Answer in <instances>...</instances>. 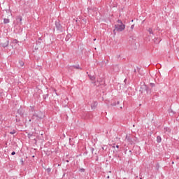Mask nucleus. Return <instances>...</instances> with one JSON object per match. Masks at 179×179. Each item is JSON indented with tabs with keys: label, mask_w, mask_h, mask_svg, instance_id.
I'll return each mask as SVG.
<instances>
[{
	"label": "nucleus",
	"mask_w": 179,
	"mask_h": 179,
	"mask_svg": "<svg viewBox=\"0 0 179 179\" xmlns=\"http://www.w3.org/2000/svg\"><path fill=\"white\" fill-rule=\"evenodd\" d=\"M123 30H125V24H118L115 25L113 31L115 33V31H123Z\"/></svg>",
	"instance_id": "1"
},
{
	"label": "nucleus",
	"mask_w": 179,
	"mask_h": 179,
	"mask_svg": "<svg viewBox=\"0 0 179 179\" xmlns=\"http://www.w3.org/2000/svg\"><path fill=\"white\" fill-rule=\"evenodd\" d=\"M45 117V115L42 111H38L37 113H35L33 114V118H38L39 120H43Z\"/></svg>",
	"instance_id": "2"
},
{
	"label": "nucleus",
	"mask_w": 179,
	"mask_h": 179,
	"mask_svg": "<svg viewBox=\"0 0 179 179\" xmlns=\"http://www.w3.org/2000/svg\"><path fill=\"white\" fill-rule=\"evenodd\" d=\"M55 27L59 33H62V31H64V27L61 25V22L59 20L55 21Z\"/></svg>",
	"instance_id": "3"
},
{
	"label": "nucleus",
	"mask_w": 179,
	"mask_h": 179,
	"mask_svg": "<svg viewBox=\"0 0 179 179\" xmlns=\"http://www.w3.org/2000/svg\"><path fill=\"white\" fill-rule=\"evenodd\" d=\"M124 142L128 143V145H132V143H134V141H132V136H131V134L126 135Z\"/></svg>",
	"instance_id": "4"
},
{
	"label": "nucleus",
	"mask_w": 179,
	"mask_h": 179,
	"mask_svg": "<svg viewBox=\"0 0 179 179\" xmlns=\"http://www.w3.org/2000/svg\"><path fill=\"white\" fill-rule=\"evenodd\" d=\"M90 80H92V83H93L94 85V86H97V83H99V82H100L99 80H97L96 81V77L94 76H90L88 75Z\"/></svg>",
	"instance_id": "5"
},
{
	"label": "nucleus",
	"mask_w": 179,
	"mask_h": 179,
	"mask_svg": "<svg viewBox=\"0 0 179 179\" xmlns=\"http://www.w3.org/2000/svg\"><path fill=\"white\" fill-rule=\"evenodd\" d=\"M16 20H17V24H22V20H23V18L22 17V15H18L16 17Z\"/></svg>",
	"instance_id": "6"
},
{
	"label": "nucleus",
	"mask_w": 179,
	"mask_h": 179,
	"mask_svg": "<svg viewBox=\"0 0 179 179\" xmlns=\"http://www.w3.org/2000/svg\"><path fill=\"white\" fill-rule=\"evenodd\" d=\"M1 47H3V48H6V47H8V45H9V41L6 40L4 41V43H1Z\"/></svg>",
	"instance_id": "7"
},
{
	"label": "nucleus",
	"mask_w": 179,
	"mask_h": 179,
	"mask_svg": "<svg viewBox=\"0 0 179 179\" xmlns=\"http://www.w3.org/2000/svg\"><path fill=\"white\" fill-rule=\"evenodd\" d=\"M98 104H99V103H98L96 101H94V102L92 103V105H91L92 109V110H94V109L96 108V107H97Z\"/></svg>",
	"instance_id": "8"
},
{
	"label": "nucleus",
	"mask_w": 179,
	"mask_h": 179,
	"mask_svg": "<svg viewBox=\"0 0 179 179\" xmlns=\"http://www.w3.org/2000/svg\"><path fill=\"white\" fill-rule=\"evenodd\" d=\"M148 86H146V85H143L141 87V92H144V91H145V92H148Z\"/></svg>",
	"instance_id": "9"
},
{
	"label": "nucleus",
	"mask_w": 179,
	"mask_h": 179,
	"mask_svg": "<svg viewBox=\"0 0 179 179\" xmlns=\"http://www.w3.org/2000/svg\"><path fill=\"white\" fill-rule=\"evenodd\" d=\"M153 41L155 44H159V43L162 41V39H160V38H155L153 39Z\"/></svg>",
	"instance_id": "10"
},
{
	"label": "nucleus",
	"mask_w": 179,
	"mask_h": 179,
	"mask_svg": "<svg viewBox=\"0 0 179 179\" xmlns=\"http://www.w3.org/2000/svg\"><path fill=\"white\" fill-rule=\"evenodd\" d=\"M164 134H170V132H171V129L169 127H164Z\"/></svg>",
	"instance_id": "11"
},
{
	"label": "nucleus",
	"mask_w": 179,
	"mask_h": 179,
	"mask_svg": "<svg viewBox=\"0 0 179 179\" xmlns=\"http://www.w3.org/2000/svg\"><path fill=\"white\" fill-rule=\"evenodd\" d=\"M31 120H32V121H34V122H36V124H38V122H39L41 119H38V117L33 118V115H32Z\"/></svg>",
	"instance_id": "12"
},
{
	"label": "nucleus",
	"mask_w": 179,
	"mask_h": 179,
	"mask_svg": "<svg viewBox=\"0 0 179 179\" xmlns=\"http://www.w3.org/2000/svg\"><path fill=\"white\" fill-rule=\"evenodd\" d=\"M157 143H160V142H162V137L160 136H157Z\"/></svg>",
	"instance_id": "13"
},
{
	"label": "nucleus",
	"mask_w": 179,
	"mask_h": 179,
	"mask_svg": "<svg viewBox=\"0 0 179 179\" xmlns=\"http://www.w3.org/2000/svg\"><path fill=\"white\" fill-rule=\"evenodd\" d=\"M148 31L150 34H152V36H154L155 34H153V29L152 28H149L148 29Z\"/></svg>",
	"instance_id": "14"
},
{
	"label": "nucleus",
	"mask_w": 179,
	"mask_h": 179,
	"mask_svg": "<svg viewBox=\"0 0 179 179\" xmlns=\"http://www.w3.org/2000/svg\"><path fill=\"white\" fill-rule=\"evenodd\" d=\"M9 19H8V18H4L3 19V23L5 24H7V23H9Z\"/></svg>",
	"instance_id": "15"
},
{
	"label": "nucleus",
	"mask_w": 179,
	"mask_h": 179,
	"mask_svg": "<svg viewBox=\"0 0 179 179\" xmlns=\"http://www.w3.org/2000/svg\"><path fill=\"white\" fill-rule=\"evenodd\" d=\"M19 64H20V66H24V62L22 60H20L19 61Z\"/></svg>",
	"instance_id": "16"
},
{
	"label": "nucleus",
	"mask_w": 179,
	"mask_h": 179,
	"mask_svg": "<svg viewBox=\"0 0 179 179\" xmlns=\"http://www.w3.org/2000/svg\"><path fill=\"white\" fill-rule=\"evenodd\" d=\"M71 68H75V69H81L82 70V68H80V66L79 65L73 66H71Z\"/></svg>",
	"instance_id": "17"
},
{
	"label": "nucleus",
	"mask_w": 179,
	"mask_h": 179,
	"mask_svg": "<svg viewBox=\"0 0 179 179\" xmlns=\"http://www.w3.org/2000/svg\"><path fill=\"white\" fill-rule=\"evenodd\" d=\"M10 135H15L16 134V130H13L12 131H10Z\"/></svg>",
	"instance_id": "18"
},
{
	"label": "nucleus",
	"mask_w": 179,
	"mask_h": 179,
	"mask_svg": "<svg viewBox=\"0 0 179 179\" xmlns=\"http://www.w3.org/2000/svg\"><path fill=\"white\" fill-rule=\"evenodd\" d=\"M13 43H14L15 44H17L19 43V41L17 39H14L13 41Z\"/></svg>",
	"instance_id": "19"
},
{
	"label": "nucleus",
	"mask_w": 179,
	"mask_h": 179,
	"mask_svg": "<svg viewBox=\"0 0 179 179\" xmlns=\"http://www.w3.org/2000/svg\"><path fill=\"white\" fill-rule=\"evenodd\" d=\"M46 171H47V173H51V169H50V168H48V169H46Z\"/></svg>",
	"instance_id": "20"
},
{
	"label": "nucleus",
	"mask_w": 179,
	"mask_h": 179,
	"mask_svg": "<svg viewBox=\"0 0 179 179\" xmlns=\"http://www.w3.org/2000/svg\"><path fill=\"white\" fill-rule=\"evenodd\" d=\"M117 23H119L118 24H122V21H121V20H118Z\"/></svg>",
	"instance_id": "21"
},
{
	"label": "nucleus",
	"mask_w": 179,
	"mask_h": 179,
	"mask_svg": "<svg viewBox=\"0 0 179 179\" xmlns=\"http://www.w3.org/2000/svg\"><path fill=\"white\" fill-rule=\"evenodd\" d=\"M157 169L159 170L160 169V165L159 164H156Z\"/></svg>",
	"instance_id": "22"
},
{
	"label": "nucleus",
	"mask_w": 179,
	"mask_h": 179,
	"mask_svg": "<svg viewBox=\"0 0 179 179\" xmlns=\"http://www.w3.org/2000/svg\"><path fill=\"white\" fill-rule=\"evenodd\" d=\"M80 171L81 173H85V169H83V168L80 169Z\"/></svg>",
	"instance_id": "23"
},
{
	"label": "nucleus",
	"mask_w": 179,
	"mask_h": 179,
	"mask_svg": "<svg viewBox=\"0 0 179 179\" xmlns=\"http://www.w3.org/2000/svg\"><path fill=\"white\" fill-rule=\"evenodd\" d=\"M150 85L151 87H155V83H150Z\"/></svg>",
	"instance_id": "24"
},
{
	"label": "nucleus",
	"mask_w": 179,
	"mask_h": 179,
	"mask_svg": "<svg viewBox=\"0 0 179 179\" xmlns=\"http://www.w3.org/2000/svg\"><path fill=\"white\" fill-rule=\"evenodd\" d=\"M12 156H15V155H16V152L15 151L12 152L11 153Z\"/></svg>",
	"instance_id": "25"
},
{
	"label": "nucleus",
	"mask_w": 179,
	"mask_h": 179,
	"mask_svg": "<svg viewBox=\"0 0 179 179\" xmlns=\"http://www.w3.org/2000/svg\"><path fill=\"white\" fill-rule=\"evenodd\" d=\"M134 27H135V25H134V24H132V25L131 26V30H134Z\"/></svg>",
	"instance_id": "26"
},
{
	"label": "nucleus",
	"mask_w": 179,
	"mask_h": 179,
	"mask_svg": "<svg viewBox=\"0 0 179 179\" xmlns=\"http://www.w3.org/2000/svg\"><path fill=\"white\" fill-rule=\"evenodd\" d=\"M90 149H91V152H92V153L93 154V152H94V148H91Z\"/></svg>",
	"instance_id": "27"
},
{
	"label": "nucleus",
	"mask_w": 179,
	"mask_h": 179,
	"mask_svg": "<svg viewBox=\"0 0 179 179\" xmlns=\"http://www.w3.org/2000/svg\"><path fill=\"white\" fill-rule=\"evenodd\" d=\"M15 121H16V122H19V121H20V120L16 119Z\"/></svg>",
	"instance_id": "28"
},
{
	"label": "nucleus",
	"mask_w": 179,
	"mask_h": 179,
	"mask_svg": "<svg viewBox=\"0 0 179 179\" xmlns=\"http://www.w3.org/2000/svg\"><path fill=\"white\" fill-rule=\"evenodd\" d=\"M20 162H21L22 164H23V159H21Z\"/></svg>",
	"instance_id": "29"
},
{
	"label": "nucleus",
	"mask_w": 179,
	"mask_h": 179,
	"mask_svg": "<svg viewBox=\"0 0 179 179\" xmlns=\"http://www.w3.org/2000/svg\"><path fill=\"white\" fill-rule=\"evenodd\" d=\"M112 106H117V103H112Z\"/></svg>",
	"instance_id": "30"
},
{
	"label": "nucleus",
	"mask_w": 179,
	"mask_h": 179,
	"mask_svg": "<svg viewBox=\"0 0 179 179\" xmlns=\"http://www.w3.org/2000/svg\"><path fill=\"white\" fill-rule=\"evenodd\" d=\"M134 73H136V69L134 70Z\"/></svg>",
	"instance_id": "31"
},
{
	"label": "nucleus",
	"mask_w": 179,
	"mask_h": 179,
	"mask_svg": "<svg viewBox=\"0 0 179 179\" xmlns=\"http://www.w3.org/2000/svg\"><path fill=\"white\" fill-rule=\"evenodd\" d=\"M29 138H30V136H32V134H28Z\"/></svg>",
	"instance_id": "32"
},
{
	"label": "nucleus",
	"mask_w": 179,
	"mask_h": 179,
	"mask_svg": "<svg viewBox=\"0 0 179 179\" xmlns=\"http://www.w3.org/2000/svg\"><path fill=\"white\" fill-rule=\"evenodd\" d=\"M137 69H138V72H139V71H141V68H137Z\"/></svg>",
	"instance_id": "33"
},
{
	"label": "nucleus",
	"mask_w": 179,
	"mask_h": 179,
	"mask_svg": "<svg viewBox=\"0 0 179 179\" xmlns=\"http://www.w3.org/2000/svg\"><path fill=\"white\" fill-rule=\"evenodd\" d=\"M116 148L118 149L120 148V145H116Z\"/></svg>",
	"instance_id": "34"
},
{
	"label": "nucleus",
	"mask_w": 179,
	"mask_h": 179,
	"mask_svg": "<svg viewBox=\"0 0 179 179\" xmlns=\"http://www.w3.org/2000/svg\"><path fill=\"white\" fill-rule=\"evenodd\" d=\"M66 163H69V160H66Z\"/></svg>",
	"instance_id": "35"
},
{
	"label": "nucleus",
	"mask_w": 179,
	"mask_h": 179,
	"mask_svg": "<svg viewBox=\"0 0 179 179\" xmlns=\"http://www.w3.org/2000/svg\"><path fill=\"white\" fill-rule=\"evenodd\" d=\"M117 104H120V101H117Z\"/></svg>",
	"instance_id": "36"
},
{
	"label": "nucleus",
	"mask_w": 179,
	"mask_h": 179,
	"mask_svg": "<svg viewBox=\"0 0 179 179\" xmlns=\"http://www.w3.org/2000/svg\"><path fill=\"white\" fill-rule=\"evenodd\" d=\"M107 178H110V176H107Z\"/></svg>",
	"instance_id": "37"
},
{
	"label": "nucleus",
	"mask_w": 179,
	"mask_h": 179,
	"mask_svg": "<svg viewBox=\"0 0 179 179\" xmlns=\"http://www.w3.org/2000/svg\"><path fill=\"white\" fill-rule=\"evenodd\" d=\"M172 164H174V162H172Z\"/></svg>",
	"instance_id": "38"
},
{
	"label": "nucleus",
	"mask_w": 179,
	"mask_h": 179,
	"mask_svg": "<svg viewBox=\"0 0 179 179\" xmlns=\"http://www.w3.org/2000/svg\"><path fill=\"white\" fill-rule=\"evenodd\" d=\"M94 41H96V39H94Z\"/></svg>",
	"instance_id": "39"
},
{
	"label": "nucleus",
	"mask_w": 179,
	"mask_h": 179,
	"mask_svg": "<svg viewBox=\"0 0 179 179\" xmlns=\"http://www.w3.org/2000/svg\"><path fill=\"white\" fill-rule=\"evenodd\" d=\"M29 121L31 122V119H30Z\"/></svg>",
	"instance_id": "40"
}]
</instances>
